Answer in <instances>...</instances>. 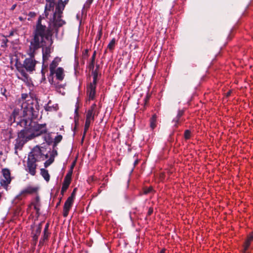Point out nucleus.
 I'll use <instances>...</instances> for the list:
<instances>
[{"label":"nucleus","mask_w":253,"mask_h":253,"mask_svg":"<svg viewBox=\"0 0 253 253\" xmlns=\"http://www.w3.org/2000/svg\"><path fill=\"white\" fill-rule=\"evenodd\" d=\"M22 110H15L10 117V120L17 122L21 126L23 127L25 132L31 139L46 132L45 124H38L33 122L32 120L38 116V108L29 102L24 103L22 106Z\"/></svg>","instance_id":"obj_1"},{"label":"nucleus","mask_w":253,"mask_h":253,"mask_svg":"<svg viewBox=\"0 0 253 253\" xmlns=\"http://www.w3.org/2000/svg\"><path fill=\"white\" fill-rule=\"evenodd\" d=\"M68 0L63 1L58 0L56 3H55L53 0H46L44 13L47 17L50 12H53V17L50 20L49 25V31L47 36L51 35V33H58V29L59 27L65 24V21L61 19L62 11L65 5L68 2Z\"/></svg>","instance_id":"obj_2"},{"label":"nucleus","mask_w":253,"mask_h":253,"mask_svg":"<svg viewBox=\"0 0 253 253\" xmlns=\"http://www.w3.org/2000/svg\"><path fill=\"white\" fill-rule=\"evenodd\" d=\"M45 26L41 24V20L39 19L34 38L31 42L28 51L30 57L26 58L23 64L27 71L32 72L35 70L37 61L34 59V53L37 49L43 45V38L45 36Z\"/></svg>","instance_id":"obj_3"},{"label":"nucleus","mask_w":253,"mask_h":253,"mask_svg":"<svg viewBox=\"0 0 253 253\" xmlns=\"http://www.w3.org/2000/svg\"><path fill=\"white\" fill-rule=\"evenodd\" d=\"M48 157L45 148L38 146L35 147L28 155L26 170L32 175H35L36 172V162L43 161Z\"/></svg>","instance_id":"obj_4"},{"label":"nucleus","mask_w":253,"mask_h":253,"mask_svg":"<svg viewBox=\"0 0 253 253\" xmlns=\"http://www.w3.org/2000/svg\"><path fill=\"white\" fill-rule=\"evenodd\" d=\"M31 138L25 132L24 129L21 130L18 133V137L16 139L15 144V153L17 154V150H21L24 144L28 141L31 140Z\"/></svg>","instance_id":"obj_5"},{"label":"nucleus","mask_w":253,"mask_h":253,"mask_svg":"<svg viewBox=\"0 0 253 253\" xmlns=\"http://www.w3.org/2000/svg\"><path fill=\"white\" fill-rule=\"evenodd\" d=\"M2 176L0 183L1 186L6 187L11 182L10 172L8 169H3L2 170Z\"/></svg>","instance_id":"obj_6"},{"label":"nucleus","mask_w":253,"mask_h":253,"mask_svg":"<svg viewBox=\"0 0 253 253\" xmlns=\"http://www.w3.org/2000/svg\"><path fill=\"white\" fill-rule=\"evenodd\" d=\"M75 189L74 190L73 193L71 196H70L66 201L65 202L63 208V215L64 217H66L69 213V211L73 203L74 199V193L75 191Z\"/></svg>","instance_id":"obj_7"},{"label":"nucleus","mask_w":253,"mask_h":253,"mask_svg":"<svg viewBox=\"0 0 253 253\" xmlns=\"http://www.w3.org/2000/svg\"><path fill=\"white\" fill-rule=\"evenodd\" d=\"M39 188L35 186H28L21 191L19 195L16 196V198L18 199H21V196H26L28 194H33L36 193L38 191Z\"/></svg>","instance_id":"obj_8"},{"label":"nucleus","mask_w":253,"mask_h":253,"mask_svg":"<svg viewBox=\"0 0 253 253\" xmlns=\"http://www.w3.org/2000/svg\"><path fill=\"white\" fill-rule=\"evenodd\" d=\"M96 113V105L93 104L91 105L90 108L87 111L86 115V119L94 121V116Z\"/></svg>","instance_id":"obj_9"},{"label":"nucleus","mask_w":253,"mask_h":253,"mask_svg":"<svg viewBox=\"0 0 253 253\" xmlns=\"http://www.w3.org/2000/svg\"><path fill=\"white\" fill-rule=\"evenodd\" d=\"M96 85L90 84L87 88V92L89 94V100H93L95 94Z\"/></svg>","instance_id":"obj_10"},{"label":"nucleus","mask_w":253,"mask_h":253,"mask_svg":"<svg viewBox=\"0 0 253 253\" xmlns=\"http://www.w3.org/2000/svg\"><path fill=\"white\" fill-rule=\"evenodd\" d=\"M28 97V94H22V95H21V102H22V104H21V105L20 106V109L19 108H15L13 112L15 110H19V111H21L22 108V106L23 105V103H27V102H31V103L34 105V107H35V105H36V106L37 107V105L36 104H34L33 103V100L32 99H29V100H26V98Z\"/></svg>","instance_id":"obj_11"},{"label":"nucleus","mask_w":253,"mask_h":253,"mask_svg":"<svg viewBox=\"0 0 253 253\" xmlns=\"http://www.w3.org/2000/svg\"><path fill=\"white\" fill-rule=\"evenodd\" d=\"M60 61V59L58 58H55L52 62V63L50 64L49 66V69H50V75H52L54 74L55 72V69L56 67L58 65V63Z\"/></svg>","instance_id":"obj_12"},{"label":"nucleus","mask_w":253,"mask_h":253,"mask_svg":"<svg viewBox=\"0 0 253 253\" xmlns=\"http://www.w3.org/2000/svg\"><path fill=\"white\" fill-rule=\"evenodd\" d=\"M54 74H56V78L60 81H62L64 77V70L61 67L57 68L56 71L55 70Z\"/></svg>","instance_id":"obj_13"},{"label":"nucleus","mask_w":253,"mask_h":253,"mask_svg":"<svg viewBox=\"0 0 253 253\" xmlns=\"http://www.w3.org/2000/svg\"><path fill=\"white\" fill-rule=\"evenodd\" d=\"M70 183V179L67 180V177L65 178L61 188V193L62 194L67 190Z\"/></svg>","instance_id":"obj_14"},{"label":"nucleus","mask_w":253,"mask_h":253,"mask_svg":"<svg viewBox=\"0 0 253 253\" xmlns=\"http://www.w3.org/2000/svg\"><path fill=\"white\" fill-rule=\"evenodd\" d=\"M253 240V235H250L247 241H246L245 245H244V252L245 253L246 251L248 249L250 245L251 242Z\"/></svg>","instance_id":"obj_15"},{"label":"nucleus","mask_w":253,"mask_h":253,"mask_svg":"<svg viewBox=\"0 0 253 253\" xmlns=\"http://www.w3.org/2000/svg\"><path fill=\"white\" fill-rule=\"evenodd\" d=\"M41 173L46 181H48L49 180L50 176L47 170L44 169H41Z\"/></svg>","instance_id":"obj_16"},{"label":"nucleus","mask_w":253,"mask_h":253,"mask_svg":"<svg viewBox=\"0 0 253 253\" xmlns=\"http://www.w3.org/2000/svg\"><path fill=\"white\" fill-rule=\"evenodd\" d=\"M93 122V120L86 119H85V125H84V136L83 138L84 137V135H85L87 130L88 129V128L90 126V124Z\"/></svg>","instance_id":"obj_17"},{"label":"nucleus","mask_w":253,"mask_h":253,"mask_svg":"<svg viewBox=\"0 0 253 253\" xmlns=\"http://www.w3.org/2000/svg\"><path fill=\"white\" fill-rule=\"evenodd\" d=\"M156 115H153L150 120V127L151 128L154 129L156 127Z\"/></svg>","instance_id":"obj_18"},{"label":"nucleus","mask_w":253,"mask_h":253,"mask_svg":"<svg viewBox=\"0 0 253 253\" xmlns=\"http://www.w3.org/2000/svg\"><path fill=\"white\" fill-rule=\"evenodd\" d=\"M39 200V197H37L36 198V203L32 204V206H34V208L35 210L36 211L37 213H38L39 211H40Z\"/></svg>","instance_id":"obj_19"},{"label":"nucleus","mask_w":253,"mask_h":253,"mask_svg":"<svg viewBox=\"0 0 253 253\" xmlns=\"http://www.w3.org/2000/svg\"><path fill=\"white\" fill-rule=\"evenodd\" d=\"M92 75L93 76V80L92 83H90V84H93L94 85H96V82H97V79L98 76V74L96 71H92Z\"/></svg>","instance_id":"obj_20"},{"label":"nucleus","mask_w":253,"mask_h":253,"mask_svg":"<svg viewBox=\"0 0 253 253\" xmlns=\"http://www.w3.org/2000/svg\"><path fill=\"white\" fill-rule=\"evenodd\" d=\"M115 42H116V40L115 39H113L111 42H110V43L108 44V48L110 49V50H112L114 48V46H115Z\"/></svg>","instance_id":"obj_21"},{"label":"nucleus","mask_w":253,"mask_h":253,"mask_svg":"<svg viewBox=\"0 0 253 253\" xmlns=\"http://www.w3.org/2000/svg\"><path fill=\"white\" fill-rule=\"evenodd\" d=\"M53 161H54V158L50 157L48 160H47L44 163L45 167H47L48 166H49L50 164H51L53 163Z\"/></svg>","instance_id":"obj_22"},{"label":"nucleus","mask_w":253,"mask_h":253,"mask_svg":"<svg viewBox=\"0 0 253 253\" xmlns=\"http://www.w3.org/2000/svg\"><path fill=\"white\" fill-rule=\"evenodd\" d=\"M7 42H8V40L6 38L3 37L2 38V39L1 40V46L2 47H6Z\"/></svg>","instance_id":"obj_23"},{"label":"nucleus","mask_w":253,"mask_h":253,"mask_svg":"<svg viewBox=\"0 0 253 253\" xmlns=\"http://www.w3.org/2000/svg\"><path fill=\"white\" fill-rule=\"evenodd\" d=\"M41 230H42V227H41V225L40 224L38 226H36V229H35V234H37V235H39L41 233Z\"/></svg>","instance_id":"obj_24"},{"label":"nucleus","mask_w":253,"mask_h":253,"mask_svg":"<svg viewBox=\"0 0 253 253\" xmlns=\"http://www.w3.org/2000/svg\"><path fill=\"white\" fill-rule=\"evenodd\" d=\"M48 236V232H44L42 240L40 241V243L42 244V242H43L45 240L47 239Z\"/></svg>","instance_id":"obj_25"},{"label":"nucleus","mask_w":253,"mask_h":253,"mask_svg":"<svg viewBox=\"0 0 253 253\" xmlns=\"http://www.w3.org/2000/svg\"><path fill=\"white\" fill-rule=\"evenodd\" d=\"M184 136L186 139H189L190 136V131L188 130H186L184 133Z\"/></svg>","instance_id":"obj_26"},{"label":"nucleus","mask_w":253,"mask_h":253,"mask_svg":"<svg viewBox=\"0 0 253 253\" xmlns=\"http://www.w3.org/2000/svg\"><path fill=\"white\" fill-rule=\"evenodd\" d=\"M62 136L60 135L57 136L55 138V141L56 143H59L62 139Z\"/></svg>","instance_id":"obj_27"},{"label":"nucleus","mask_w":253,"mask_h":253,"mask_svg":"<svg viewBox=\"0 0 253 253\" xmlns=\"http://www.w3.org/2000/svg\"><path fill=\"white\" fill-rule=\"evenodd\" d=\"M152 190V187H149L144 190V193L145 194H148L150 193Z\"/></svg>","instance_id":"obj_28"},{"label":"nucleus","mask_w":253,"mask_h":253,"mask_svg":"<svg viewBox=\"0 0 253 253\" xmlns=\"http://www.w3.org/2000/svg\"><path fill=\"white\" fill-rule=\"evenodd\" d=\"M39 236V235H38L34 234L33 237V240L35 241V244L36 243V242H37V241L38 240Z\"/></svg>","instance_id":"obj_29"},{"label":"nucleus","mask_w":253,"mask_h":253,"mask_svg":"<svg viewBox=\"0 0 253 253\" xmlns=\"http://www.w3.org/2000/svg\"><path fill=\"white\" fill-rule=\"evenodd\" d=\"M21 74L23 76V77L25 78V79H27V75L26 73H25L24 71H22L21 72Z\"/></svg>","instance_id":"obj_30"},{"label":"nucleus","mask_w":253,"mask_h":253,"mask_svg":"<svg viewBox=\"0 0 253 253\" xmlns=\"http://www.w3.org/2000/svg\"><path fill=\"white\" fill-rule=\"evenodd\" d=\"M49 225L48 223H47L45 225V226L44 229V232H48V229Z\"/></svg>","instance_id":"obj_31"},{"label":"nucleus","mask_w":253,"mask_h":253,"mask_svg":"<svg viewBox=\"0 0 253 253\" xmlns=\"http://www.w3.org/2000/svg\"><path fill=\"white\" fill-rule=\"evenodd\" d=\"M48 57V54L45 53H43V61H45L47 59Z\"/></svg>","instance_id":"obj_32"},{"label":"nucleus","mask_w":253,"mask_h":253,"mask_svg":"<svg viewBox=\"0 0 253 253\" xmlns=\"http://www.w3.org/2000/svg\"><path fill=\"white\" fill-rule=\"evenodd\" d=\"M78 107H77L75 111V113L76 114L75 120H76V119H77L76 118L77 117H78Z\"/></svg>","instance_id":"obj_33"},{"label":"nucleus","mask_w":253,"mask_h":253,"mask_svg":"<svg viewBox=\"0 0 253 253\" xmlns=\"http://www.w3.org/2000/svg\"><path fill=\"white\" fill-rule=\"evenodd\" d=\"M153 212V209H150L148 211V214L150 215Z\"/></svg>","instance_id":"obj_34"},{"label":"nucleus","mask_w":253,"mask_h":253,"mask_svg":"<svg viewBox=\"0 0 253 253\" xmlns=\"http://www.w3.org/2000/svg\"><path fill=\"white\" fill-rule=\"evenodd\" d=\"M95 52L94 53L92 57V62L93 63L94 62V58H95Z\"/></svg>","instance_id":"obj_35"},{"label":"nucleus","mask_w":253,"mask_h":253,"mask_svg":"<svg viewBox=\"0 0 253 253\" xmlns=\"http://www.w3.org/2000/svg\"><path fill=\"white\" fill-rule=\"evenodd\" d=\"M15 7H16V4L13 5L11 8V10H14L15 9Z\"/></svg>","instance_id":"obj_36"},{"label":"nucleus","mask_w":253,"mask_h":253,"mask_svg":"<svg viewBox=\"0 0 253 253\" xmlns=\"http://www.w3.org/2000/svg\"><path fill=\"white\" fill-rule=\"evenodd\" d=\"M71 173H72V172H71ZM71 173H68V174L66 175V177H65V178H66V177H67V180H68V177H69V176H70V175H71Z\"/></svg>","instance_id":"obj_37"},{"label":"nucleus","mask_w":253,"mask_h":253,"mask_svg":"<svg viewBox=\"0 0 253 253\" xmlns=\"http://www.w3.org/2000/svg\"><path fill=\"white\" fill-rule=\"evenodd\" d=\"M138 163V161H135L134 164V165H136Z\"/></svg>","instance_id":"obj_38"},{"label":"nucleus","mask_w":253,"mask_h":253,"mask_svg":"<svg viewBox=\"0 0 253 253\" xmlns=\"http://www.w3.org/2000/svg\"><path fill=\"white\" fill-rule=\"evenodd\" d=\"M87 1H89V3H91L92 0H88Z\"/></svg>","instance_id":"obj_39"},{"label":"nucleus","mask_w":253,"mask_h":253,"mask_svg":"<svg viewBox=\"0 0 253 253\" xmlns=\"http://www.w3.org/2000/svg\"><path fill=\"white\" fill-rule=\"evenodd\" d=\"M230 94V92H228L227 94V96H229Z\"/></svg>","instance_id":"obj_40"}]
</instances>
